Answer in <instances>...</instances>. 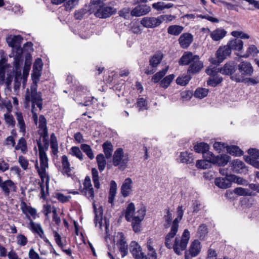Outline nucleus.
Here are the masks:
<instances>
[{
	"instance_id": "obj_1",
	"label": "nucleus",
	"mask_w": 259,
	"mask_h": 259,
	"mask_svg": "<svg viewBox=\"0 0 259 259\" xmlns=\"http://www.w3.org/2000/svg\"><path fill=\"white\" fill-rule=\"evenodd\" d=\"M135 210L134 204L130 203L126 208L125 217L128 222H132L134 231L137 233L140 231L141 222L145 215L146 210L144 208H141L136 212Z\"/></svg>"
},
{
	"instance_id": "obj_2",
	"label": "nucleus",
	"mask_w": 259,
	"mask_h": 259,
	"mask_svg": "<svg viewBox=\"0 0 259 259\" xmlns=\"http://www.w3.org/2000/svg\"><path fill=\"white\" fill-rule=\"evenodd\" d=\"M179 64L181 65H189L188 73L193 74L199 72L203 67L199 56L190 52L184 53L180 59Z\"/></svg>"
},
{
	"instance_id": "obj_3",
	"label": "nucleus",
	"mask_w": 259,
	"mask_h": 259,
	"mask_svg": "<svg viewBox=\"0 0 259 259\" xmlns=\"http://www.w3.org/2000/svg\"><path fill=\"white\" fill-rule=\"evenodd\" d=\"M25 99L26 103L28 104L31 102V112L33 115V118L34 122L36 123L37 122V115L36 112L35 105H36L39 108L40 111L42 109V99L40 93L36 92V87H33L31 89V92H29L28 89L27 90Z\"/></svg>"
},
{
	"instance_id": "obj_4",
	"label": "nucleus",
	"mask_w": 259,
	"mask_h": 259,
	"mask_svg": "<svg viewBox=\"0 0 259 259\" xmlns=\"http://www.w3.org/2000/svg\"><path fill=\"white\" fill-rule=\"evenodd\" d=\"M37 145L39 150L40 167H39L37 162L35 164V167L41 180L44 182L46 179V184L48 189L50 181L49 177L46 172V168L48 167V159L44 147L42 146L40 141H37Z\"/></svg>"
},
{
	"instance_id": "obj_5",
	"label": "nucleus",
	"mask_w": 259,
	"mask_h": 259,
	"mask_svg": "<svg viewBox=\"0 0 259 259\" xmlns=\"http://www.w3.org/2000/svg\"><path fill=\"white\" fill-rule=\"evenodd\" d=\"M21 40L22 37L20 35H10L7 38V42L9 46L14 48L16 50L14 65L16 69L18 68L20 63L23 60V49L20 47Z\"/></svg>"
},
{
	"instance_id": "obj_6",
	"label": "nucleus",
	"mask_w": 259,
	"mask_h": 259,
	"mask_svg": "<svg viewBox=\"0 0 259 259\" xmlns=\"http://www.w3.org/2000/svg\"><path fill=\"white\" fill-rule=\"evenodd\" d=\"M190 238V233L188 229L184 230L181 236L175 237L172 248L177 254L181 255L186 249Z\"/></svg>"
},
{
	"instance_id": "obj_7",
	"label": "nucleus",
	"mask_w": 259,
	"mask_h": 259,
	"mask_svg": "<svg viewBox=\"0 0 259 259\" xmlns=\"http://www.w3.org/2000/svg\"><path fill=\"white\" fill-rule=\"evenodd\" d=\"M129 160L128 153L124 152L122 148H118L114 151L112 160L114 166H118L120 169H124Z\"/></svg>"
},
{
	"instance_id": "obj_8",
	"label": "nucleus",
	"mask_w": 259,
	"mask_h": 259,
	"mask_svg": "<svg viewBox=\"0 0 259 259\" xmlns=\"http://www.w3.org/2000/svg\"><path fill=\"white\" fill-rule=\"evenodd\" d=\"M238 69L241 75L235 74L231 76V78L236 82H241L245 76H251L253 72L251 64L247 61H242L237 66Z\"/></svg>"
},
{
	"instance_id": "obj_9",
	"label": "nucleus",
	"mask_w": 259,
	"mask_h": 259,
	"mask_svg": "<svg viewBox=\"0 0 259 259\" xmlns=\"http://www.w3.org/2000/svg\"><path fill=\"white\" fill-rule=\"evenodd\" d=\"M219 69L215 67L209 68L206 70V73L210 77L207 81L208 85L215 87L223 81V78L218 75Z\"/></svg>"
},
{
	"instance_id": "obj_10",
	"label": "nucleus",
	"mask_w": 259,
	"mask_h": 259,
	"mask_svg": "<svg viewBox=\"0 0 259 259\" xmlns=\"http://www.w3.org/2000/svg\"><path fill=\"white\" fill-rule=\"evenodd\" d=\"M231 54V51L227 45L220 47L216 52L217 60H212L211 62L215 65H219L222 63Z\"/></svg>"
},
{
	"instance_id": "obj_11",
	"label": "nucleus",
	"mask_w": 259,
	"mask_h": 259,
	"mask_svg": "<svg viewBox=\"0 0 259 259\" xmlns=\"http://www.w3.org/2000/svg\"><path fill=\"white\" fill-rule=\"evenodd\" d=\"M130 251L134 259H145L147 257L142 251V249L136 241H132L130 244Z\"/></svg>"
},
{
	"instance_id": "obj_12",
	"label": "nucleus",
	"mask_w": 259,
	"mask_h": 259,
	"mask_svg": "<svg viewBox=\"0 0 259 259\" xmlns=\"http://www.w3.org/2000/svg\"><path fill=\"white\" fill-rule=\"evenodd\" d=\"M83 188L81 193L88 199L93 200L94 198V191L91 184V180L89 176H86L83 183Z\"/></svg>"
},
{
	"instance_id": "obj_13",
	"label": "nucleus",
	"mask_w": 259,
	"mask_h": 259,
	"mask_svg": "<svg viewBox=\"0 0 259 259\" xmlns=\"http://www.w3.org/2000/svg\"><path fill=\"white\" fill-rule=\"evenodd\" d=\"M141 24L146 28H155L161 24L160 16L157 17H145L141 20Z\"/></svg>"
},
{
	"instance_id": "obj_14",
	"label": "nucleus",
	"mask_w": 259,
	"mask_h": 259,
	"mask_svg": "<svg viewBox=\"0 0 259 259\" xmlns=\"http://www.w3.org/2000/svg\"><path fill=\"white\" fill-rule=\"evenodd\" d=\"M151 11V8L146 4H138L131 11L134 17H140L147 15Z\"/></svg>"
},
{
	"instance_id": "obj_15",
	"label": "nucleus",
	"mask_w": 259,
	"mask_h": 259,
	"mask_svg": "<svg viewBox=\"0 0 259 259\" xmlns=\"http://www.w3.org/2000/svg\"><path fill=\"white\" fill-rule=\"evenodd\" d=\"M116 10L112 7L102 6L95 13L96 17L100 18H106L116 13Z\"/></svg>"
},
{
	"instance_id": "obj_16",
	"label": "nucleus",
	"mask_w": 259,
	"mask_h": 259,
	"mask_svg": "<svg viewBox=\"0 0 259 259\" xmlns=\"http://www.w3.org/2000/svg\"><path fill=\"white\" fill-rule=\"evenodd\" d=\"M179 228L171 225L170 230L165 237L164 244L168 249H171L174 242V238L178 232Z\"/></svg>"
},
{
	"instance_id": "obj_17",
	"label": "nucleus",
	"mask_w": 259,
	"mask_h": 259,
	"mask_svg": "<svg viewBox=\"0 0 259 259\" xmlns=\"http://www.w3.org/2000/svg\"><path fill=\"white\" fill-rule=\"evenodd\" d=\"M230 158L229 156L226 154L215 156L212 153L208 159L210 160L212 163L217 164L219 166H225L228 162Z\"/></svg>"
},
{
	"instance_id": "obj_18",
	"label": "nucleus",
	"mask_w": 259,
	"mask_h": 259,
	"mask_svg": "<svg viewBox=\"0 0 259 259\" xmlns=\"http://www.w3.org/2000/svg\"><path fill=\"white\" fill-rule=\"evenodd\" d=\"M117 236L119 237V240L117 241V245L121 253L122 257H124L128 253V246L122 233H118Z\"/></svg>"
},
{
	"instance_id": "obj_19",
	"label": "nucleus",
	"mask_w": 259,
	"mask_h": 259,
	"mask_svg": "<svg viewBox=\"0 0 259 259\" xmlns=\"http://www.w3.org/2000/svg\"><path fill=\"white\" fill-rule=\"evenodd\" d=\"M194 148L196 152L202 153L204 158H208L212 153V152L209 151V145L204 142H201L196 144Z\"/></svg>"
},
{
	"instance_id": "obj_20",
	"label": "nucleus",
	"mask_w": 259,
	"mask_h": 259,
	"mask_svg": "<svg viewBox=\"0 0 259 259\" xmlns=\"http://www.w3.org/2000/svg\"><path fill=\"white\" fill-rule=\"evenodd\" d=\"M236 65L233 61L227 62L222 67L217 68L219 72L226 75H232L236 70Z\"/></svg>"
},
{
	"instance_id": "obj_21",
	"label": "nucleus",
	"mask_w": 259,
	"mask_h": 259,
	"mask_svg": "<svg viewBox=\"0 0 259 259\" xmlns=\"http://www.w3.org/2000/svg\"><path fill=\"white\" fill-rule=\"evenodd\" d=\"M0 188L6 194L8 195L11 190L15 191L16 187L14 183L12 180H7L5 181H3L2 177H0Z\"/></svg>"
},
{
	"instance_id": "obj_22",
	"label": "nucleus",
	"mask_w": 259,
	"mask_h": 259,
	"mask_svg": "<svg viewBox=\"0 0 259 259\" xmlns=\"http://www.w3.org/2000/svg\"><path fill=\"white\" fill-rule=\"evenodd\" d=\"M233 171L236 173L243 174L246 173L247 169L245 166L244 163L238 159L233 160L230 163Z\"/></svg>"
},
{
	"instance_id": "obj_23",
	"label": "nucleus",
	"mask_w": 259,
	"mask_h": 259,
	"mask_svg": "<svg viewBox=\"0 0 259 259\" xmlns=\"http://www.w3.org/2000/svg\"><path fill=\"white\" fill-rule=\"evenodd\" d=\"M193 36L189 33H185L182 34L179 41L181 47L183 49L187 48L193 41Z\"/></svg>"
},
{
	"instance_id": "obj_24",
	"label": "nucleus",
	"mask_w": 259,
	"mask_h": 259,
	"mask_svg": "<svg viewBox=\"0 0 259 259\" xmlns=\"http://www.w3.org/2000/svg\"><path fill=\"white\" fill-rule=\"evenodd\" d=\"M132 180L131 178H126L121 187V193L122 195L126 197L128 196L132 191Z\"/></svg>"
},
{
	"instance_id": "obj_25",
	"label": "nucleus",
	"mask_w": 259,
	"mask_h": 259,
	"mask_svg": "<svg viewBox=\"0 0 259 259\" xmlns=\"http://www.w3.org/2000/svg\"><path fill=\"white\" fill-rule=\"evenodd\" d=\"M163 58V53L160 51L157 52L150 57L149 59V65L152 68H156L158 65L160 63Z\"/></svg>"
},
{
	"instance_id": "obj_26",
	"label": "nucleus",
	"mask_w": 259,
	"mask_h": 259,
	"mask_svg": "<svg viewBox=\"0 0 259 259\" xmlns=\"http://www.w3.org/2000/svg\"><path fill=\"white\" fill-rule=\"evenodd\" d=\"M201 244L198 240H194L191 244L189 252L192 257H195L198 255L201 251Z\"/></svg>"
},
{
	"instance_id": "obj_27",
	"label": "nucleus",
	"mask_w": 259,
	"mask_h": 259,
	"mask_svg": "<svg viewBox=\"0 0 259 259\" xmlns=\"http://www.w3.org/2000/svg\"><path fill=\"white\" fill-rule=\"evenodd\" d=\"M61 163L62 166V173L68 176H70L72 168L69 162L68 157L66 155H63L61 157Z\"/></svg>"
},
{
	"instance_id": "obj_28",
	"label": "nucleus",
	"mask_w": 259,
	"mask_h": 259,
	"mask_svg": "<svg viewBox=\"0 0 259 259\" xmlns=\"http://www.w3.org/2000/svg\"><path fill=\"white\" fill-rule=\"evenodd\" d=\"M227 45L231 52L232 50L240 51L243 48V42L241 39L235 38L229 41Z\"/></svg>"
},
{
	"instance_id": "obj_29",
	"label": "nucleus",
	"mask_w": 259,
	"mask_h": 259,
	"mask_svg": "<svg viewBox=\"0 0 259 259\" xmlns=\"http://www.w3.org/2000/svg\"><path fill=\"white\" fill-rule=\"evenodd\" d=\"M227 31L222 28H217L211 31L210 36L214 41H219L223 38L226 35Z\"/></svg>"
},
{
	"instance_id": "obj_30",
	"label": "nucleus",
	"mask_w": 259,
	"mask_h": 259,
	"mask_svg": "<svg viewBox=\"0 0 259 259\" xmlns=\"http://www.w3.org/2000/svg\"><path fill=\"white\" fill-rule=\"evenodd\" d=\"M153 240L152 238H149L147 240V248L148 252L147 257L145 259H157V253L153 247Z\"/></svg>"
},
{
	"instance_id": "obj_31",
	"label": "nucleus",
	"mask_w": 259,
	"mask_h": 259,
	"mask_svg": "<svg viewBox=\"0 0 259 259\" xmlns=\"http://www.w3.org/2000/svg\"><path fill=\"white\" fill-rule=\"evenodd\" d=\"M193 160L192 154L187 152H181L178 159L179 162L187 164L193 163Z\"/></svg>"
},
{
	"instance_id": "obj_32",
	"label": "nucleus",
	"mask_w": 259,
	"mask_h": 259,
	"mask_svg": "<svg viewBox=\"0 0 259 259\" xmlns=\"http://www.w3.org/2000/svg\"><path fill=\"white\" fill-rule=\"evenodd\" d=\"M174 4L172 3H166L163 1H159L154 3L152 5L153 9L157 11H162L165 9H168L173 7Z\"/></svg>"
},
{
	"instance_id": "obj_33",
	"label": "nucleus",
	"mask_w": 259,
	"mask_h": 259,
	"mask_svg": "<svg viewBox=\"0 0 259 259\" xmlns=\"http://www.w3.org/2000/svg\"><path fill=\"white\" fill-rule=\"evenodd\" d=\"M15 116L18 122V126L19 127V132L24 135L26 133V125L22 114L20 112H16Z\"/></svg>"
},
{
	"instance_id": "obj_34",
	"label": "nucleus",
	"mask_w": 259,
	"mask_h": 259,
	"mask_svg": "<svg viewBox=\"0 0 259 259\" xmlns=\"http://www.w3.org/2000/svg\"><path fill=\"white\" fill-rule=\"evenodd\" d=\"M94 207L95 214L94 221L96 226H97L98 224L99 228L102 229V222L103 217L102 207V206H100L98 208H96L95 205H94Z\"/></svg>"
},
{
	"instance_id": "obj_35",
	"label": "nucleus",
	"mask_w": 259,
	"mask_h": 259,
	"mask_svg": "<svg viewBox=\"0 0 259 259\" xmlns=\"http://www.w3.org/2000/svg\"><path fill=\"white\" fill-rule=\"evenodd\" d=\"M234 193L238 196H254L255 193L250 191V189L242 187H238L234 190Z\"/></svg>"
},
{
	"instance_id": "obj_36",
	"label": "nucleus",
	"mask_w": 259,
	"mask_h": 259,
	"mask_svg": "<svg viewBox=\"0 0 259 259\" xmlns=\"http://www.w3.org/2000/svg\"><path fill=\"white\" fill-rule=\"evenodd\" d=\"M117 191V185L114 181H111L110 183V191L108 196V202L112 204L114 200V198Z\"/></svg>"
},
{
	"instance_id": "obj_37",
	"label": "nucleus",
	"mask_w": 259,
	"mask_h": 259,
	"mask_svg": "<svg viewBox=\"0 0 259 259\" xmlns=\"http://www.w3.org/2000/svg\"><path fill=\"white\" fill-rule=\"evenodd\" d=\"M103 151L107 159L111 157L113 152V145L109 141L105 142L102 145Z\"/></svg>"
},
{
	"instance_id": "obj_38",
	"label": "nucleus",
	"mask_w": 259,
	"mask_h": 259,
	"mask_svg": "<svg viewBox=\"0 0 259 259\" xmlns=\"http://www.w3.org/2000/svg\"><path fill=\"white\" fill-rule=\"evenodd\" d=\"M41 69H33V72L31 74V77L33 80V84L31 86L30 91L33 87H36V92H37V83L39 80V77L41 75Z\"/></svg>"
},
{
	"instance_id": "obj_39",
	"label": "nucleus",
	"mask_w": 259,
	"mask_h": 259,
	"mask_svg": "<svg viewBox=\"0 0 259 259\" xmlns=\"http://www.w3.org/2000/svg\"><path fill=\"white\" fill-rule=\"evenodd\" d=\"M96 161L99 170L100 172L103 171L106 165L105 157L103 154H99L96 157Z\"/></svg>"
},
{
	"instance_id": "obj_40",
	"label": "nucleus",
	"mask_w": 259,
	"mask_h": 259,
	"mask_svg": "<svg viewBox=\"0 0 259 259\" xmlns=\"http://www.w3.org/2000/svg\"><path fill=\"white\" fill-rule=\"evenodd\" d=\"M28 219L30 221L29 225L30 227V229L33 231L34 232L38 234L39 236H41V235L44 234V231L41 227V226L39 224H36L31 220L30 217H28Z\"/></svg>"
},
{
	"instance_id": "obj_41",
	"label": "nucleus",
	"mask_w": 259,
	"mask_h": 259,
	"mask_svg": "<svg viewBox=\"0 0 259 259\" xmlns=\"http://www.w3.org/2000/svg\"><path fill=\"white\" fill-rule=\"evenodd\" d=\"M214 183L216 186L222 189H227L230 187V183L227 181L225 178H217L215 179Z\"/></svg>"
},
{
	"instance_id": "obj_42",
	"label": "nucleus",
	"mask_w": 259,
	"mask_h": 259,
	"mask_svg": "<svg viewBox=\"0 0 259 259\" xmlns=\"http://www.w3.org/2000/svg\"><path fill=\"white\" fill-rule=\"evenodd\" d=\"M183 29L184 27L182 26L174 25L168 27L167 32L171 35H178L183 31Z\"/></svg>"
},
{
	"instance_id": "obj_43",
	"label": "nucleus",
	"mask_w": 259,
	"mask_h": 259,
	"mask_svg": "<svg viewBox=\"0 0 259 259\" xmlns=\"http://www.w3.org/2000/svg\"><path fill=\"white\" fill-rule=\"evenodd\" d=\"M184 210L182 205L179 206L177 208V217L172 221V226L179 228V224L183 218Z\"/></svg>"
},
{
	"instance_id": "obj_44",
	"label": "nucleus",
	"mask_w": 259,
	"mask_h": 259,
	"mask_svg": "<svg viewBox=\"0 0 259 259\" xmlns=\"http://www.w3.org/2000/svg\"><path fill=\"white\" fill-rule=\"evenodd\" d=\"M208 158H204V160H198L197 161L196 166L198 168L207 169L211 167L212 163Z\"/></svg>"
},
{
	"instance_id": "obj_45",
	"label": "nucleus",
	"mask_w": 259,
	"mask_h": 259,
	"mask_svg": "<svg viewBox=\"0 0 259 259\" xmlns=\"http://www.w3.org/2000/svg\"><path fill=\"white\" fill-rule=\"evenodd\" d=\"M16 150H20L21 152L25 154L27 151V146L26 140L23 137L21 138L18 141L17 145L15 147Z\"/></svg>"
},
{
	"instance_id": "obj_46",
	"label": "nucleus",
	"mask_w": 259,
	"mask_h": 259,
	"mask_svg": "<svg viewBox=\"0 0 259 259\" xmlns=\"http://www.w3.org/2000/svg\"><path fill=\"white\" fill-rule=\"evenodd\" d=\"M168 69V66H167L162 70L155 73L152 78V80L154 83H157L166 74Z\"/></svg>"
},
{
	"instance_id": "obj_47",
	"label": "nucleus",
	"mask_w": 259,
	"mask_h": 259,
	"mask_svg": "<svg viewBox=\"0 0 259 259\" xmlns=\"http://www.w3.org/2000/svg\"><path fill=\"white\" fill-rule=\"evenodd\" d=\"M174 78L175 75L172 74L165 76L160 81V86L164 89L167 88Z\"/></svg>"
},
{
	"instance_id": "obj_48",
	"label": "nucleus",
	"mask_w": 259,
	"mask_h": 259,
	"mask_svg": "<svg viewBox=\"0 0 259 259\" xmlns=\"http://www.w3.org/2000/svg\"><path fill=\"white\" fill-rule=\"evenodd\" d=\"M208 230L207 227L204 224L200 225L197 232V236L200 239H204L205 236L207 234Z\"/></svg>"
},
{
	"instance_id": "obj_49",
	"label": "nucleus",
	"mask_w": 259,
	"mask_h": 259,
	"mask_svg": "<svg viewBox=\"0 0 259 259\" xmlns=\"http://www.w3.org/2000/svg\"><path fill=\"white\" fill-rule=\"evenodd\" d=\"M165 211L166 214L163 217L164 220L163 226L165 228H168L170 227V224L172 225V216L169 208L166 209Z\"/></svg>"
},
{
	"instance_id": "obj_50",
	"label": "nucleus",
	"mask_w": 259,
	"mask_h": 259,
	"mask_svg": "<svg viewBox=\"0 0 259 259\" xmlns=\"http://www.w3.org/2000/svg\"><path fill=\"white\" fill-rule=\"evenodd\" d=\"M227 151L229 154L235 156H240L243 154V151L237 146H228Z\"/></svg>"
},
{
	"instance_id": "obj_51",
	"label": "nucleus",
	"mask_w": 259,
	"mask_h": 259,
	"mask_svg": "<svg viewBox=\"0 0 259 259\" xmlns=\"http://www.w3.org/2000/svg\"><path fill=\"white\" fill-rule=\"evenodd\" d=\"M80 148L90 159L92 160L94 158V154L90 145L82 144L80 145Z\"/></svg>"
},
{
	"instance_id": "obj_52",
	"label": "nucleus",
	"mask_w": 259,
	"mask_h": 259,
	"mask_svg": "<svg viewBox=\"0 0 259 259\" xmlns=\"http://www.w3.org/2000/svg\"><path fill=\"white\" fill-rule=\"evenodd\" d=\"M4 116L5 123L8 126H11L12 127L15 126L16 123L15 120L10 112L6 113L4 114Z\"/></svg>"
},
{
	"instance_id": "obj_53",
	"label": "nucleus",
	"mask_w": 259,
	"mask_h": 259,
	"mask_svg": "<svg viewBox=\"0 0 259 259\" xmlns=\"http://www.w3.org/2000/svg\"><path fill=\"white\" fill-rule=\"evenodd\" d=\"M70 154L73 156H75L81 161L83 160V155L82 154L80 148L78 147H72L70 149Z\"/></svg>"
},
{
	"instance_id": "obj_54",
	"label": "nucleus",
	"mask_w": 259,
	"mask_h": 259,
	"mask_svg": "<svg viewBox=\"0 0 259 259\" xmlns=\"http://www.w3.org/2000/svg\"><path fill=\"white\" fill-rule=\"evenodd\" d=\"M51 148L52 149V153L56 155L58 152V145L57 138L54 133L51 135Z\"/></svg>"
},
{
	"instance_id": "obj_55",
	"label": "nucleus",
	"mask_w": 259,
	"mask_h": 259,
	"mask_svg": "<svg viewBox=\"0 0 259 259\" xmlns=\"http://www.w3.org/2000/svg\"><path fill=\"white\" fill-rule=\"evenodd\" d=\"M46 179L43 182L41 180V182H39V188L40 189V198L45 199L46 195L48 194V189H47L46 184ZM49 189V188H48Z\"/></svg>"
},
{
	"instance_id": "obj_56",
	"label": "nucleus",
	"mask_w": 259,
	"mask_h": 259,
	"mask_svg": "<svg viewBox=\"0 0 259 259\" xmlns=\"http://www.w3.org/2000/svg\"><path fill=\"white\" fill-rule=\"evenodd\" d=\"M208 93V90L205 88H198L194 93V96L199 99L205 97Z\"/></svg>"
},
{
	"instance_id": "obj_57",
	"label": "nucleus",
	"mask_w": 259,
	"mask_h": 259,
	"mask_svg": "<svg viewBox=\"0 0 259 259\" xmlns=\"http://www.w3.org/2000/svg\"><path fill=\"white\" fill-rule=\"evenodd\" d=\"M92 175L95 187L97 189H99L100 188V182L98 171L96 168H93L92 169Z\"/></svg>"
},
{
	"instance_id": "obj_58",
	"label": "nucleus",
	"mask_w": 259,
	"mask_h": 259,
	"mask_svg": "<svg viewBox=\"0 0 259 259\" xmlns=\"http://www.w3.org/2000/svg\"><path fill=\"white\" fill-rule=\"evenodd\" d=\"M190 79L191 77L189 75H185L178 77L176 80V82L178 84L185 86L188 84Z\"/></svg>"
},
{
	"instance_id": "obj_59",
	"label": "nucleus",
	"mask_w": 259,
	"mask_h": 259,
	"mask_svg": "<svg viewBox=\"0 0 259 259\" xmlns=\"http://www.w3.org/2000/svg\"><path fill=\"white\" fill-rule=\"evenodd\" d=\"M244 159L246 162L252 165L254 167L259 169V161L256 159L251 158L250 156H245Z\"/></svg>"
},
{
	"instance_id": "obj_60",
	"label": "nucleus",
	"mask_w": 259,
	"mask_h": 259,
	"mask_svg": "<svg viewBox=\"0 0 259 259\" xmlns=\"http://www.w3.org/2000/svg\"><path fill=\"white\" fill-rule=\"evenodd\" d=\"M27 238L23 235L19 234L17 236V243L20 246H25L27 243Z\"/></svg>"
},
{
	"instance_id": "obj_61",
	"label": "nucleus",
	"mask_w": 259,
	"mask_h": 259,
	"mask_svg": "<svg viewBox=\"0 0 259 259\" xmlns=\"http://www.w3.org/2000/svg\"><path fill=\"white\" fill-rule=\"evenodd\" d=\"M18 162L24 170H26L28 166V161L23 156H20Z\"/></svg>"
},
{
	"instance_id": "obj_62",
	"label": "nucleus",
	"mask_w": 259,
	"mask_h": 259,
	"mask_svg": "<svg viewBox=\"0 0 259 259\" xmlns=\"http://www.w3.org/2000/svg\"><path fill=\"white\" fill-rule=\"evenodd\" d=\"M227 146H228L225 143L218 142H215L213 144L214 149L219 152L223 151L225 149H227Z\"/></svg>"
},
{
	"instance_id": "obj_63",
	"label": "nucleus",
	"mask_w": 259,
	"mask_h": 259,
	"mask_svg": "<svg viewBox=\"0 0 259 259\" xmlns=\"http://www.w3.org/2000/svg\"><path fill=\"white\" fill-rule=\"evenodd\" d=\"M87 12L88 10L85 9H82L78 11H76L74 13V17L76 19L81 20Z\"/></svg>"
},
{
	"instance_id": "obj_64",
	"label": "nucleus",
	"mask_w": 259,
	"mask_h": 259,
	"mask_svg": "<svg viewBox=\"0 0 259 259\" xmlns=\"http://www.w3.org/2000/svg\"><path fill=\"white\" fill-rule=\"evenodd\" d=\"M248 153L249 154V156L251 158L257 159H259V150L255 148H250L248 150Z\"/></svg>"
}]
</instances>
